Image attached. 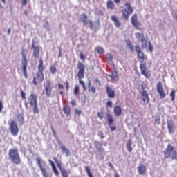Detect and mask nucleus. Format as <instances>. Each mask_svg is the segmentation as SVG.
I'll return each mask as SVG.
<instances>
[{"label":"nucleus","mask_w":177,"mask_h":177,"mask_svg":"<svg viewBox=\"0 0 177 177\" xmlns=\"http://www.w3.org/2000/svg\"><path fill=\"white\" fill-rule=\"evenodd\" d=\"M135 50L137 53L138 59L140 62V70L142 75H144L145 78L150 80L151 75L147 71V66H146V60H147V55H145V53L142 51V48L140 46H135Z\"/></svg>","instance_id":"f257e3e1"},{"label":"nucleus","mask_w":177,"mask_h":177,"mask_svg":"<svg viewBox=\"0 0 177 177\" xmlns=\"http://www.w3.org/2000/svg\"><path fill=\"white\" fill-rule=\"evenodd\" d=\"M8 157L13 164L15 165H20L21 164V158L19 153V149H10L8 151Z\"/></svg>","instance_id":"f03ea898"},{"label":"nucleus","mask_w":177,"mask_h":177,"mask_svg":"<svg viewBox=\"0 0 177 177\" xmlns=\"http://www.w3.org/2000/svg\"><path fill=\"white\" fill-rule=\"evenodd\" d=\"M165 160L171 158V160H177V151L175 147L171 144H168L166 149L163 151Z\"/></svg>","instance_id":"7ed1b4c3"},{"label":"nucleus","mask_w":177,"mask_h":177,"mask_svg":"<svg viewBox=\"0 0 177 177\" xmlns=\"http://www.w3.org/2000/svg\"><path fill=\"white\" fill-rule=\"evenodd\" d=\"M77 68L79 70L77 73L79 83L80 85H82V88L85 90L86 89V87L85 86V82L82 80L83 78H84V74H85V65H84L82 62H78Z\"/></svg>","instance_id":"20e7f679"},{"label":"nucleus","mask_w":177,"mask_h":177,"mask_svg":"<svg viewBox=\"0 0 177 177\" xmlns=\"http://www.w3.org/2000/svg\"><path fill=\"white\" fill-rule=\"evenodd\" d=\"M29 104L33 109L34 114H39V109H38V102L37 101V95L32 93L29 97Z\"/></svg>","instance_id":"39448f33"},{"label":"nucleus","mask_w":177,"mask_h":177,"mask_svg":"<svg viewBox=\"0 0 177 177\" xmlns=\"http://www.w3.org/2000/svg\"><path fill=\"white\" fill-rule=\"evenodd\" d=\"M124 6L127 8L122 10V14L125 20H129L131 15L133 13V7H132L129 2L124 3Z\"/></svg>","instance_id":"423d86ee"},{"label":"nucleus","mask_w":177,"mask_h":177,"mask_svg":"<svg viewBox=\"0 0 177 177\" xmlns=\"http://www.w3.org/2000/svg\"><path fill=\"white\" fill-rule=\"evenodd\" d=\"M21 55H22V60H21L22 71L24 73V75L25 78H28L27 66L28 65V61L27 60V56H26V53L24 50H22Z\"/></svg>","instance_id":"0eeeda50"},{"label":"nucleus","mask_w":177,"mask_h":177,"mask_svg":"<svg viewBox=\"0 0 177 177\" xmlns=\"http://www.w3.org/2000/svg\"><path fill=\"white\" fill-rule=\"evenodd\" d=\"M136 38L138 39V41H140L141 42V48L145 49L147 47V39L145 38V34L140 33V32H136L135 34Z\"/></svg>","instance_id":"6e6552de"},{"label":"nucleus","mask_w":177,"mask_h":177,"mask_svg":"<svg viewBox=\"0 0 177 177\" xmlns=\"http://www.w3.org/2000/svg\"><path fill=\"white\" fill-rule=\"evenodd\" d=\"M53 160L55 161V162L57 164L60 172H61V175L62 177H68V170L66 169V168L63 167L62 166V162H59V160H57V158L54 157Z\"/></svg>","instance_id":"1a4fd4ad"},{"label":"nucleus","mask_w":177,"mask_h":177,"mask_svg":"<svg viewBox=\"0 0 177 177\" xmlns=\"http://www.w3.org/2000/svg\"><path fill=\"white\" fill-rule=\"evenodd\" d=\"M10 132L12 136H17L19 135V127L15 120L11 121L9 127Z\"/></svg>","instance_id":"9d476101"},{"label":"nucleus","mask_w":177,"mask_h":177,"mask_svg":"<svg viewBox=\"0 0 177 177\" xmlns=\"http://www.w3.org/2000/svg\"><path fill=\"white\" fill-rule=\"evenodd\" d=\"M156 91L159 94L160 99H165V96L168 95V92L165 93L164 91V87L162 86V83L161 82H158L156 86Z\"/></svg>","instance_id":"9b49d317"},{"label":"nucleus","mask_w":177,"mask_h":177,"mask_svg":"<svg viewBox=\"0 0 177 177\" xmlns=\"http://www.w3.org/2000/svg\"><path fill=\"white\" fill-rule=\"evenodd\" d=\"M42 81H44V73L36 72V75L33 77L32 84L37 86L39 84H41Z\"/></svg>","instance_id":"f8f14e48"},{"label":"nucleus","mask_w":177,"mask_h":177,"mask_svg":"<svg viewBox=\"0 0 177 177\" xmlns=\"http://www.w3.org/2000/svg\"><path fill=\"white\" fill-rule=\"evenodd\" d=\"M37 165H39V167L40 168V171L42 174V176L43 177H52V176H50V174H49V173H48V170H46V169L45 167H44V165H42V163L41 162V160L39 159V158H37Z\"/></svg>","instance_id":"ddd939ff"},{"label":"nucleus","mask_w":177,"mask_h":177,"mask_svg":"<svg viewBox=\"0 0 177 177\" xmlns=\"http://www.w3.org/2000/svg\"><path fill=\"white\" fill-rule=\"evenodd\" d=\"M106 119L111 131H116L117 127L115 126H111L114 124V118H113V115L110 113H106Z\"/></svg>","instance_id":"4468645a"},{"label":"nucleus","mask_w":177,"mask_h":177,"mask_svg":"<svg viewBox=\"0 0 177 177\" xmlns=\"http://www.w3.org/2000/svg\"><path fill=\"white\" fill-rule=\"evenodd\" d=\"M131 24L133 26V27H135V28H136L137 30H139V28L141 26V24L139 21V20H138V14H133L131 16Z\"/></svg>","instance_id":"2eb2a0df"},{"label":"nucleus","mask_w":177,"mask_h":177,"mask_svg":"<svg viewBox=\"0 0 177 177\" xmlns=\"http://www.w3.org/2000/svg\"><path fill=\"white\" fill-rule=\"evenodd\" d=\"M141 99L144 104H149L150 103V98L149 97V93L147 91L142 90L141 92Z\"/></svg>","instance_id":"dca6fc26"},{"label":"nucleus","mask_w":177,"mask_h":177,"mask_svg":"<svg viewBox=\"0 0 177 177\" xmlns=\"http://www.w3.org/2000/svg\"><path fill=\"white\" fill-rule=\"evenodd\" d=\"M106 92L109 99H114L115 97V91L111 87L106 86Z\"/></svg>","instance_id":"f3484780"},{"label":"nucleus","mask_w":177,"mask_h":177,"mask_svg":"<svg viewBox=\"0 0 177 177\" xmlns=\"http://www.w3.org/2000/svg\"><path fill=\"white\" fill-rule=\"evenodd\" d=\"M44 89L47 97H50V95H52V86L50 85V82L49 80H48L46 85H44Z\"/></svg>","instance_id":"a211bd4d"},{"label":"nucleus","mask_w":177,"mask_h":177,"mask_svg":"<svg viewBox=\"0 0 177 177\" xmlns=\"http://www.w3.org/2000/svg\"><path fill=\"white\" fill-rule=\"evenodd\" d=\"M32 48L33 49V56L35 57H39V46H35V43L32 41Z\"/></svg>","instance_id":"6ab92c4d"},{"label":"nucleus","mask_w":177,"mask_h":177,"mask_svg":"<svg viewBox=\"0 0 177 177\" xmlns=\"http://www.w3.org/2000/svg\"><path fill=\"white\" fill-rule=\"evenodd\" d=\"M111 20H112V21H113L115 27H117V28H120V27H121V22L120 21V19H118V17L116 15H112L111 17Z\"/></svg>","instance_id":"aec40b11"},{"label":"nucleus","mask_w":177,"mask_h":177,"mask_svg":"<svg viewBox=\"0 0 177 177\" xmlns=\"http://www.w3.org/2000/svg\"><path fill=\"white\" fill-rule=\"evenodd\" d=\"M113 113L115 117H120L122 114V109L120 106H115L113 109Z\"/></svg>","instance_id":"412c9836"},{"label":"nucleus","mask_w":177,"mask_h":177,"mask_svg":"<svg viewBox=\"0 0 177 177\" xmlns=\"http://www.w3.org/2000/svg\"><path fill=\"white\" fill-rule=\"evenodd\" d=\"M44 70H45V66H44V60L42 59V57H40L37 73H44Z\"/></svg>","instance_id":"4be33fe9"},{"label":"nucleus","mask_w":177,"mask_h":177,"mask_svg":"<svg viewBox=\"0 0 177 177\" xmlns=\"http://www.w3.org/2000/svg\"><path fill=\"white\" fill-rule=\"evenodd\" d=\"M94 145L97 149V150H98V151H100V153H102V151H104V149H103V144L99 141H95L94 142Z\"/></svg>","instance_id":"5701e85b"},{"label":"nucleus","mask_w":177,"mask_h":177,"mask_svg":"<svg viewBox=\"0 0 177 177\" xmlns=\"http://www.w3.org/2000/svg\"><path fill=\"white\" fill-rule=\"evenodd\" d=\"M48 162H50L53 168V172H54L56 176H59V171H57V168H56V165H55V162H53V161H52L51 160H48Z\"/></svg>","instance_id":"b1692460"},{"label":"nucleus","mask_w":177,"mask_h":177,"mask_svg":"<svg viewBox=\"0 0 177 177\" xmlns=\"http://www.w3.org/2000/svg\"><path fill=\"white\" fill-rule=\"evenodd\" d=\"M146 166L144 165H140L138 167V171L140 175H143L144 174H146Z\"/></svg>","instance_id":"393cba45"},{"label":"nucleus","mask_w":177,"mask_h":177,"mask_svg":"<svg viewBox=\"0 0 177 177\" xmlns=\"http://www.w3.org/2000/svg\"><path fill=\"white\" fill-rule=\"evenodd\" d=\"M110 78L112 80V81H115V80L118 78V73H117L116 70L111 71Z\"/></svg>","instance_id":"a878e982"},{"label":"nucleus","mask_w":177,"mask_h":177,"mask_svg":"<svg viewBox=\"0 0 177 177\" xmlns=\"http://www.w3.org/2000/svg\"><path fill=\"white\" fill-rule=\"evenodd\" d=\"M126 146L129 153H132V140H128Z\"/></svg>","instance_id":"bb28decb"},{"label":"nucleus","mask_w":177,"mask_h":177,"mask_svg":"<svg viewBox=\"0 0 177 177\" xmlns=\"http://www.w3.org/2000/svg\"><path fill=\"white\" fill-rule=\"evenodd\" d=\"M106 8L107 9H110L111 10H113L115 8L114 3H113V1L109 0L106 3Z\"/></svg>","instance_id":"cd10ccee"},{"label":"nucleus","mask_w":177,"mask_h":177,"mask_svg":"<svg viewBox=\"0 0 177 177\" xmlns=\"http://www.w3.org/2000/svg\"><path fill=\"white\" fill-rule=\"evenodd\" d=\"M63 111L64 113V114H66V115H70V106H68V105L64 106L63 107Z\"/></svg>","instance_id":"c85d7f7f"},{"label":"nucleus","mask_w":177,"mask_h":177,"mask_svg":"<svg viewBox=\"0 0 177 177\" xmlns=\"http://www.w3.org/2000/svg\"><path fill=\"white\" fill-rule=\"evenodd\" d=\"M127 46H128L129 49H130L131 52L133 53L135 52V49L133 48V45H132V43H131L130 40L126 41Z\"/></svg>","instance_id":"c756f323"},{"label":"nucleus","mask_w":177,"mask_h":177,"mask_svg":"<svg viewBox=\"0 0 177 177\" xmlns=\"http://www.w3.org/2000/svg\"><path fill=\"white\" fill-rule=\"evenodd\" d=\"M60 148H61L62 151L65 153V154H66V156H67V157H68V156H70V150H68L67 148H66V147L64 145H62Z\"/></svg>","instance_id":"7c9ffc66"},{"label":"nucleus","mask_w":177,"mask_h":177,"mask_svg":"<svg viewBox=\"0 0 177 177\" xmlns=\"http://www.w3.org/2000/svg\"><path fill=\"white\" fill-rule=\"evenodd\" d=\"M81 16L83 24H88V16L85 14H82Z\"/></svg>","instance_id":"2f4dec72"},{"label":"nucleus","mask_w":177,"mask_h":177,"mask_svg":"<svg viewBox=\"0 0 177 177\" xmlns=\"http://www.w3.org/2000/svg\"><path fill=\"white\" fill-rule=\"evenodd\" d=\"M85 171L88 177H95L93 176V174H92V173L91 172V168L89 167V166L85 167Z\"/></svg>","instance_id":"473e14b6"},{"label":"nucleus","mask_w":177,"mask_h":177,"mask_svg":"<svg viewBox=\"0 0 177 177\" xmlns=\"http://www.w3.org/2000/svg\"><path fill=\"white\" fill-rule=\"evenodd\" d=\"M167 129L169 131V133H170V135H171V133H174V124L169 123L167 124Z\"/></svg>","instance_id":"72a5a7b5"},{"label":"nucleus","mask_w":177,"mask_h":177,"mask_svg":"<svg viewBox=\"0 0 177 177\" xmlns=\"http://www.w3.org/2000/svg\"><path fill=\"white\" fill-rule=\"evenodd\" d=\"M73 93L75 96H77L78 95V93H80V86L78 85H76L75 86Z\"/></svg>","instance_id":"f704fd0d"},{"label":"nucleus","mask_w":177,"mask_h":177,"mask_svg":"<svg viewBox=\"0 0 177 177\" xmlns=\"http://www.w3.org/2000/svg\"><path fill=\"white\" fill-rule=\"evenodd\" d=\"M50 71L51 74H56V66H55L54 65H51L50 66Z\"/></svg>","instance_id":"c9c22d12"},{"label":"nucleus","mask_w":177,"mask_h":177,"mask_svg":"<svg viewBox=\"0 0 177 177\" xmlns=\"http://www.w3.org/2000/svg\"><path fill=\"white\" fill-rule=\"evenodd\" d=\"M95 50H97V53H99L100 55H102V53H104V49H103V48L102 47H97L95 48Z\"/></svg>","instance_id":"e433bc0d"},{"label":"nucleus","mask_w":177,"mask_h":177,"mask_svg":"<svg viewBox=\"0 0 177 177\" xmlns=\"http://www.w3.org/2000/svg\"><path fill=\"white\" fill-rule=\"evenodd\" d=\"M18 120L20 125H23V122L24 121V117L21 115H18Z\"/></svg>","instance_id":"4c0bfd02"},{"label":"nucleus","mask_w":177,"mask_h":177,"mask_svg":"<svg viewBox=\"0 0 177 177\" xmlns=\"http://www.w3.org/2000/svg\"><path fill=\"white\" fill-rule=\"evenodd\" d=\"M160 120H161V118H160V115H156L155 123L156 124V125H160Z\"/></svg>","instance_id":"58836bf2"},{"label":"nucleus","mask_w":177,"mask_h":177,"mask_svg":"<svg viewBox=\"0 0 177 177\" xmlns=\"http://www.w3.org/2000/svg\"><path fill=\"white\" fill-rule=\"evenodd\" d=\"M170 96L171 97L172 102H174V100H175V90H173L172 91H171Z\"/></svg>","instance_id":"ea45409f"},{"label":"nucleus","mask_w":177,"mask_h":177,"mask_svg":"<svg viewBox=\"0 0 177 177\" xmlns=\"http://www.w3.org/2000/svg\"><path fill=\"white\" fill-rule=\"evenodd\" d=\"M81 113H82V111L79 110L78 109L75 108V113L76 114V115H81Z\"/></svg>","instance_id":"a19ab883"},{"label":"nucleus","mask_w":177,"mask_h":177,"mask_svg":"<svg viewBox=\"0 0 177 177\" xmlns=\"http://www.w3.org/2000/svg\"><path fill=\"white\" fill-rule=\"evenodd\" d=\"M80 59H81L82 62H85V56L84 55V53L82 52L80 53V55H79Z\"/></svg>","instance_id":"79ce46f5"},{"label":"nucleus","mask_w":177,"mask_h":177,"mask_svg":"<svg viewBox=\"0 0 177 177\" xmlns=\"http://www.w3.org/2000/svg\"><path fill=\"white\" fill-rule=\"evenodd\" d=\"M97 115L100 118V120H103V112H98Z\"/></svg>","instance_id":"37998d69"},{"label":"nucleus","mask_w":177,"mask_h":177,"mask_svg":"<svg viewBox=\"0 0 177 177\" xmlns=\"http://www.w3.org/2000/svg\"><path fill=\"white\" fill-rule=\"evenodd\" d=\"M106 107H113V102L112 101H108L106 102Z\"/></svg>","instance_id":"c03bdc74"},{"label":"nucleus","mask_w":177,"mask_h":177,"mask_svg":"<svg viewBox=\"0 0 177 177\" xmlns=\"http://www.w3.org/2000/svg\"><path fill=\"white\" fill-rule=\"evenodd\" d=\"M148 46H149V51L153 52V45L151 44V42L150 41L149 42Z\"/></svg>","instance_id":"a18cd8bd"},{"label":"nucleus","mask_w":177,"mask_h":177,"mask_svg":"<svg viewBox=\"0 0 177 177\" xmlns=\"http://www.w3.org/2000/svg\"><path fill=\"white\" fill-rule=\"evenodd\" d=\"M94 81H95V84H98L99 86H102V83L100 82V80H99V79L95 78Z\"/></svg>","instance_id":"49530a36"},{"label":"nucleus","mask_w":177,"mask_h":177,"mask_svg":"<svg viewBox=\"0 0 177 177\" xmlns=\"http://www.w3.org/2000/svg\"><path fill=\"white\" fill-rule=\"evenodd\" d=\"M21 95L22 99H26V93L23 90L21 91Z\"/></svg>","instance_id":"de8ad7c7"},{"label":"nucleus","mask_w":177,"mask_h":177,"mask_svg":"<svg viewBox=\"0 0 177 177\" xmlns=\"http://www.w3.org/2000/svg\"><path fill=\"white\" fill-rule=\"evenodd\" d=\"M65 85H66V91H68V89H69V85H70V83H68V81H66L65 82Z\"/></svg>","instance_id":"09e8293b"},{"label":"nucleus","mask_w":177,"mask_h":177,"mask_svg":"<svg viewBox=\"0 0 177 177\" xmlns=\"http://www.w3.org/2000/svg\"><path fill=\"white\" fill-rule=\"evenodd\" d=\"M91 91L92 93H96V88L95 86H91Z\"/></svg>","instance_id":"8fccbe9b"},{"label":"nucleus","mask_w":177,"mask_h":177,"mask_svg":"<svg viewBox=\"0 0 177 177\" xmlns=\"http://www.w3.org/2000/svg\"><path fill=\"white\" fill-rule=\"evenodd\" d=\"M22 6H26L27 5V0H21Z\"/></svg>","instance_id":"3c124183"},{"label":"nucleus","mask_w":177,"mask_h":177,"mask_svg":"<svg viewBox=\"0 0 177 177\" xmlns=\"http://www.w3.org/2000/svg\"><path fill=\"white\" fill-rule=\"evenodd\" d=\"M72 106H77V101H75V100H73L71 102Z\"/></svg>","instance_id":"603ef678"},{"label":"nucleus","mask_w":177,"mask_h":177,"mask_svg":"<svg viewBox=\"0 0 177 177\" xmlns=\"http://www.w3.org/2000/svg\"><path fill=\"white\" fill-rule=\"evenodd\" d=\"M58 88L59 89H64V86H63V84L59 83V84H58Z\"/></svg>","instance_id":"864d4df0"},{"label":"nucleus","mask_w":177,"mask_h":177,"mask_svg":"<svg viewBox=\"0 0 177 177\" xmlns=\"http://www.w3.org/2000/svg\"><path fill=\"white\" fill-rule=\"evenodd\" d=\"M88 24L90 26V28H93V22H92V21H89Z\"/></svg>","instance_id":"5fc2aeb1"},{"label":"nucleus","mask_w":177,"mask_h":177,"mask_svg":"<svg viewBox=\"0 0 177 177\" xmlns=\"http://www.w3.org/2000/svg\"><path fill=\"white\" fill-rule=\"evenodd\" d=\"M100 136L101 139H104V135L103 134L102 131L100 132Z\"/></svg>","instance_id":"6e6d98bb"},{"label":"nucleus","mask_w":177,"mask_h":177,"mask_svg":"<svg viewBox=\"0 0 177 177\" xmlns=\"http://www.w3.org/2000/svg\"><path fill=\"white\" fill-rule=\"evenodd\" d=\"M52 132L53 133L54 136H56V131H55V129H53V127H51Z\"/></svg>","instance_id":"4d7b16f0"},{"label":"nucleus","mask_w":177,"mask_h":177,"mask_svg":"<svg viewBox=\"0 0 177 177\" xmlns=\"http://www.w3.org/2000/svg\"><path fill=\"white\" fill-rule=\"evenodd\" d=\"M113 1H114L115 3H117V4L120 3V2H121V0H113Z\"/></svg>","instance_id":"13d9d810"},{"label":"nucleus","mask_w":177,"mask_h":177,"mask_svg":"<svg viewBox=\"0 0 177 177\" xmlns=\"http://www.w3.org/2000/svg\"><path fill=\"white\" fill-rule=\"evenodd\" d=\"M109 167H111V168L113 169L114 167H113V164L109 163Z\"/></svg>","instance_id":"bf43d9fd"},{"label":"nucleus","mask_w":177,"mask_h":177,"mask_svg":"<svg viewBox=\"0 0 177 177\" xmlns=\"http://www.w3.org/2000/svg\"><path fill=\"white\" fill-rule=\"evenodd\" d=\"M59 57H62V50H59Z\"/></svg>","instance_id":"052dcab7"},{"label":"nucleus","mask_w":177,"mask_h":177,"mask_svg":"<svg viewBox=\"0 0 177 177\" xmlns=\"http://www.w3.org/2000/svg\"><path fill=\"white\" fill-rule=\"evenodd\" d=\"M114 177H120V175L118 174V173H115Z\"/></svg>","instance_id":"680f3d73"},{"label":"nucleus","mask_w":177,"mask_h":177,"mask_svg":"<svg viewBox=\"0 0 177 177\" xmlns=\"http://www.w3.org/2000/svg\"><path fill=\"white\" fill-rule=\"evenodd\" d=\"M9 34H10V28L8 30V35H9Z\"/></svg>","instance_id":"e2e57ef3"},{"label":"nucleus","mask_w":177,"mask_h":177,"mask_svg":"<svg viewBox=\"0 0 177 177\" xmlns=\"http://www.w3.org/2000/svg\"><path fill=\"white\" fill-rule=\"evenodd\" d=\"M24 15H25L26 16H27V10H25V11H24Z\"/></svg>","instance_id":"0e129e2a"},{"label":"nucleus","mask_w":177,"mask_h":177,"mask_svg":"<svg viewBox=\"0 0 177 177\" xmlns=\"http://www.w3.org/2000/svg\"><path fill=\"white\" fill-rule=\"evenodd\" d=\"M59 93H60V95H63V94H64L63 91H60Z\"/></svg>","instance_id":"69168bd1"},{"label":"nucleus","mask_w":177,"mask_h":177,"mask_svg":"<svg viewBox=\"0 0 177 177\" xmlns=\"http://www.w3.org/2000/svg\"><path fill=\"white\" fill-rule=\"evenodd\" d=\"M109 59L113 60V57L110 56Z\"/></svg>","instance_id":"338daca9"},{"label":"nucleus","mask_w":177,"mask_h":177,"mask_svg":"<svg viewBox=\"0 0 177 177\" xmlns=\"http://www.w3.org/2000/svg\"><path fill=\"white\" fill-rule=\"evenodd\" d=\"M5 1H6V0H1V1L3 2V3H5Z\"/></svg>","instance_id":"774afa93"}]
</instances>
